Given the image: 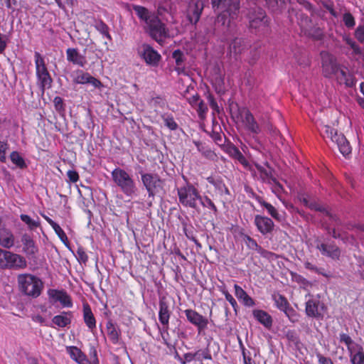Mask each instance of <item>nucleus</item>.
Listing matches in <instances>:
<instances>
[{"label": "nucleus", "instance_id": "obj_1", "mask_svg": "<svg viewBox=\"0 0 364 364\" xmlns=\"http://www.w3.org/2000/svg\"><path fill=\"white\" fill-rule=\"evenodd\" d=\"M215 12H218L214 22L215 32L228 31L231 21L236 19L240 11L239 0H210Z\"/></svg>", "mask_w": 364, "mask_h": 364}, {"label": "nucleus", "instance_id": "obj_2", "mask_svg": "<svg viewBox=\"0 0 364 364\" xmlns=\"http://www.w3.org/2000/svg\"><path fill=\"white\" fill-rule=\"evenodd\" d=\"M132 9L138 18L146 23L149 36L158 43L163 41L168 31L159 16L143 6L133 4Z\"/></svg>", "mask_w": 364, "mask_h": 364}, {"label": "nucleus", "instance_id": "obj_3", "mask_svg": "<svg viewBox=\"0 0 364 364\" xmlns=\"http://www.w3.org/2000/svg\"><path fill=\"white\" fill-rule=\"evenodd\" d=\"M113 182L119 188L121 191L128 197L136 194L137 188L136 183L127 171L121 168H115L111 173Z\"/></svg>", "mask_w": 364, "mask_h": 364}, {"label": "nucleus", "instance_id": "obj_4", "mask_svg": "<svg viewBox=\"0 0 364 364\" xmlns=\"http://www.w3.org/2000/svg\"><path fill=\"white\" fill-rule=\"evenodd\" d=\"M18 283L21 291L32 298L38 297L44 287L42 280L31 274H19L18 276Z\"/></svg>", "mask_w": 364, "mask_h": 364}, {"label": "nucleus", "instance_id": "obj_5", "mask_svg": "<svg viewBox=\"0 0 364 364\" xmlns=\"http://www.w3.org/2000/svg\"><path fill=\"white\" fill-rule=\"evenodd\" d=\"M34 60L37 84L43 94L46 89L52 87L53 78L48 70L44 58L40 53L35 52Z\"/></svg>", "mask_w": 364, "mask_h": 364}, {"label": "nucleus", "instance_id": "obj_6", "mask_svg": "<svg viewBox=\"0 0 364 364\" xmlns=\"http://www.w3.org/2000/svg\"><path fill=\"white\" fill-rule=\"evenodd\" d=\"M321 135L324 139H328L336 144L340 152L346 156L351 153V147L345 136L328 125H323L320 129Z\"/></svg>", "mask_w": 364, "mask_h": 364}, {"label": "nucleus", "instance_id": "obj_7", "mask_svg": "<svg viewBox=\"0 0 364 364\" xmlns=\"http://www.w3.org/2000/svg\"><path fill=\"white\" fill-rule=\"evenodd\" d=\"M179 203L186 208H196L197 201L200 198L199 191L191 183L187 182L177 189Z\"/></svg>", "mask_w": 364, "mask_h": 364}, {"label": "nucleus", "instance_id": "obj_8", "mask_svg": "<svg viewBox=\"0 0 364 364\" xmlns=\"http://www.w3.org/2000/svg\"><path fill=\"white\" fill-rule=\"evenodd\" d=\"M247 18L249 19V26L251 30H255V33H264L269 28V18L265 11L261 8L253 9L250 10Z\"/></svg>", "mask_w": 364, "mask_h": 364}, {"label": "nucleus", "instance_id": "obj_9", "mask_svg": "<svg viewBox=\"0 0 364 364\" xmlns=\"http://www.w3.org/2000/svg\"><path fill=\"white\" fill-rule=\"evenodd\" d=\"M141 183L147 191L149 197H154L163 188V180L157 173L139 172Z\"/></svg>", "mask_w": 364, "mask_h": 364}, {"label": "nucleus", "instance_id": "obj_10", "mask_svg": "<svg viewBox=\"0 0 364 364\" xmlns=\"http://www.w3.org/2000/svg\"><path fill=\"white\" fill-rule=\"evenodd\" d=\"M322 74L325 77L330 78L336 75L339 70V65L336 58L326 51L321 53Z\"/></svg>", "mask_w": 364, "mask_h": 364}, {"label": "nucleus", "instance_id": "obj_11", "mask_svg": "<svg viewBox=\"0 0 364 364\" xmlns=\"http://www.w3.org/2000/svg\"><path fill=\"white\" fill-rule=\"evenodd\" d=\"M138 54L145 63L150 66L156 67L159 65L161 56L149 44L144 43L138 49Z\"/></svg>", "mask_w": 364, "mask_h": 364}, {"label": "nucleus", "instance_id": "obj_12", "mask_svg": "<svg viewBox=\"0 0 364 364\" xmlns=\"http://www.w3.org/2000/svg\"><path fill=\"white\" fill-rule=\"evenodd\" d=\"M159 321L162 325V331L168 332L169 328V319L171 315L170 303L165 296L159 297Z\"/></svg>", "mask_w": 364, "mask_h": 364}, {"label": "nucleus", "instance_id": "obj_13", "mask_svg": "<svg viewBox=\"0 0 364 364\" xmlns=\"http://www.w3.org/2000/svg\"><path fill=\"white\" fill-rule=\"evenodd\" d=\"M183 312L188 321L197 328L198 333H201L207 328L208 319L206 317L191 309H186Z\"/></svg>", "mask_w": 364, "mask_h": 364}, {"label": "nucleus", "instance_id": "obj_14", "mask_svg": "<svg viewBox=\"0 0 364 364\" xmlns=\"http://www.w3.org/2000/svg\"><path fill=\"white\" fill-rule=\"evenodd\" d=\"M203 10V2L201 0H192L190 1L187 9V18L188 21L196 24Z\"/></svg>", "mask_w": 364, "mask_h": 364}, {"label": "nucleus", "instance_id": "obj_15", "mask_svg": "<svg viewBox=\"0 0 364 364\" xmlns=\"http://www.w3.org/2000/svg\"><path fill=\"white\" fill-rule=\"evenodd\" d=\"M6 254V257L4 268L19 269L26 267L27 262L23 256L9 251H7Z\"/></svg>", "mask_w": 364, "mask_h": 364}, {"label": "nucleus", "instance_id": "obj_16", "mask_svg": "<svg viewBox=\"0 0 364 364\" xmlns=\"http://www.w3.org/2000/svg\"><path fill=\"white\" fill-rule=\"evenodd\" d=\"M254 224L257 230L263 235L271 233L274 228V223L271 218L260 215L255 216Z\"/></svg>", "mask_w": 364, "mask_h": 364}, {"label": "nucleus", "instance_id": "obj_17", "mask_svg": "<svg viewBox=\"0 0 364 364\" xmlns=\"http://www.w3.org/2000/svg\"><path fill=\"white\" fill-rule=\"evenodd\" d=\"M242 123L245 129L253 134H259L262 132V128L255 119L252 112L246 109L242 117Z\"/></svg>", "mask_w": 364, "mask_h": 364}, {"label": "nucleus", "instance_id": "obj_18", "mask_svg": "<svg viewBox=\"0 0 364 364\" xmlns=\"http://www.w3.org/2000/svg\"><path fill=\"white\" fill-rule=\"evenodd\" d=\"M206 180L214 187L215 192L217 195L220 196L230 195L228 188L220 176L210 175L207 177Z\"/></svg>", "mask_w": 364, "mask_h": 364}, {"label": "nucleus", "instance_id": "obj_19", "mask_svg": "<svg viewBox=\"0 0 364 364\" xmlns=\"http://www.w3.org/2000/svg\"><path fill=\"white\" fill-rule=\"evenodd\" d=\"M48 296L59 301L63 307L71 308L73 305L71 296L65 290L49 289Z\"/></svg>", "mask_w": 364, "mask_h": 364}, {"label": "nucleus", "instance_id": "obj_20", "mask_svg": "<svg viewBox=\"0 0 364 364\" xmlns=\"http://www.w3.org/2000/svg\"><path fill=\"white\" fill-rule=\"evenodd\" d=\"M21 241L23 245V252L28 257H34L38 252V246L36 245L33 237L28 233H23Z\"/></svg>", "mask_w": 364, "mask_h": 364}, {"label": "nucleus", "instance_id": "obj_21", "mask_svg": "<svg viewBox=\"0 0 364 364\" xmlns=\"http://www.w3.org/2000/svg\"><path fill=\"white\" fill-rule=\"evenodd\" d=\"M82 317L85 326L89 331L94 334L97 328V321L92 309L87 302L82 304Z\"/></svg>", "mask_w": 364, "mask_h": 364}, {"label": "nucleus", "instance_id": "obj_22", "mask_svg": "<svg viewBox=\"0 0 364 364\" xmlns=\"http://www.w3.org/2000/svg\"><path fill=\"white\" fill-rule=\"evenodd\" d=\"M66 59L68 62L83 68L87 61L85 55L81 54L77 48H69L66 50Z\"/></svg>", "mask_w": 364, "mask_h": 364}, {"label": "nucleus", "instance_id": "obj_23", "mask_svg": "<svg viewBox=\"0 0 364 364\" xmlns=\"http://www.w3.org/2000/svg\"><path fill=\"white\" fill-rule=\"evenodd\" d=\"M316 248L320 250L322 255L328 257L332 259L336 260L340 257L341 250L335 244L321 243L318 245Z\"/></svg>", "mask_w": 364, "mask_h": 364}, {"label": "nucleus", "instance_id": "obj_24", "mask_svg": "<svg viewBox=\"0 0 364 364\" xmlns=\"http://www.w3.org/2000/svg\"><path fill=\"white\" fill-rule=\"evenodd\" d=\"M320 301L315 299H309L306 302L305 312L307 316L311 318H322V314L319 311Z\"/></svg>", "mask_w": 364, "mask_h": 364}, {"label": "nucleus", "instance_id": "obj_25", "mask_svg": "<svg viewBox=\"0 0 364 364\" xmlns=\"http://www.w3.org/2000/svg\"><path fill=\"white\" fill-rule=\"evenodd\" d=\"M107 334L109 341L113 344H117L119 341L121 331L116 323L109 320L106 323Z\"/></svg>", "mask_w": 364, "mask_h": 364}, {"label": "nucleus", "instance_id": "obj_26", "mask_svg": "<svg viewBox=\"0 0 364 364\" xmlns=\"http://www.w3.org/2000/svg\"><path fill=\"white\" fill-rule=\"evenodd\" d=\"M15 237L13 232L8 228H2L0 230V245L4 248L10 249L14 245Z\"/></svg>", "mask_w": 364, "mask_h": 364}, {"label": "nucleus", "instance_id": "obj_27", "mask_svg": "<svg viewBox=\"0 0 364 364\" xmlns=\"http://www.w3.org/2000/svg\"><path fill=\"white\" fill-rule=\"evenodd\" d=\"M255 318L265 328H270L272 326V318L267 311L260 309H255L252 311Z\"/></svg>", "mask_w": 364, "mask_h": 364}, {"label": "nucleus", "instance_id": "obj_28", "mask_svg": "<svg viewBox=\"0 0 364 364\" xmlns=\"http://www.w3.org/2000/svg\"><path fill=\"white\" fill-rule=\"evenodd\" d=\"M73 316L72 311H63L60 314L55 316L52 321L57 326L65 328L71 323Z\"/></svg>", "mask_w": 364, "mask_h": 364}, {"label": "nucleus", "instance_id": "obj_29", "mask_svg": "<svg viewBox=\"0 0 364 364\" xmlns=\"http://www.w3.org/2000/svg\"><path fill=\"white\" fill-rule=\"evenodd\" d=\"M235 294L238 300L241 301L246 306H253L255 303L254 299L250 297L247 293L238 284L234 285Z\"/></svg>", "mask_w": 364, "mask_h": 364}, {"label": "nucleus", "instance_id": "obj_30", "mask_svg": "<svg viewBox=\"0 0 364 364\" xmlns=\"http://www.w3.org/2000/svg\"><path fill=\"white\" fill-rule=\"evenodd\" d=\"M337 81L340 84H345V85L348 87H353L355 85V79L354 76L345 71L343 69L339 68L338 73H337Z\"/></svg>", "mask_w": 364, "mask_h": 364}, {"label": "nucleus", "instance_id": "obj_31", "mask_svg": "<svg viewBox=\"0 0 364 364\" xmlns=\"http://www.w3.org/2000/svg\"><path fill=\"white\" fill-rule=\"evenodd\" d=\"M228 154L230 157L237 160L244 167L249 166V162L245 156L242 154L240 149L234 145L230 146L228 148Z\"/></svg>", "mask_w": 364, "mask_h": 364}, {"label": "nucleus", "instance_id": "obj_32", "mask_svg": "<svg viewBox=\"0 0 364 364\" xmlns=\"http://www.w3.org/2000/svg\"><path fill=\"white\" fill-rule=\"evenodd\" d=\"M194 144L196 145L198 151L200 152L205 158L213 161H218L217 154L204 144L200 141H194Z\"/></svg>", "mask_w": 364, "mask_h": 364}, {"label": "nucleus", "instance_id": "obj_33", "mask_svg": "<svg viewBox=\"0 0 364 364\" xmlns=\"http://www.w3.org/2000/svg\"><path fill=\"white\" fill-rule=\"evenodd\" d=\"M92 356V360H90L87 356L82 351L76 360L77 364H100L99 359L97 358V352L95 347H92L90 351Z\"/></svg>", "mask_w": 364, "mask_h": 364}, {"label": "nucleus", "instance_id": "obj_34", "mask_svg": "<svg viewBox=\"0 0 364 364\" xmlns=\"http://www.w3.org/2000/svg\"><path fill=\"white\" fill-rule=\"evenodd\" d=\"M343 41L352 49V55L354 56H360L363 55V50L360 46L350 36H343Z\"/></svg>", "mask_w": 364, "mask_h": 364}, {"label": "nucleus", "instance_id": "obj_35", "mask_svg": "<svg viewBox=\"0 0 364 364\" xmlns=\"http://www.w3.org/2000/svg\"><path fill=\"white\" fill-rule=\"evenodd\" d=\"M339 339L341 343H343L346 346L349 353L352 351H355L358 346H361L360 345L355 343L351 337L345 333H340Z\"/></svg>", "mask_w": 364, "mask_h": 364}, {"label": "nucleus", "instance_id": "obj_36", "mask_svg": "<svg viewBox=\"0 0 364 364\" xmlns=\"http://www.w3.org/2000/svg\"><path fill=\"white\" fill-rule=\"evenodd\" d=\"M350 360L352 364H364V350L362 346H358L355 351L349 353Z\"/></svg>", "mask_w": 364, "mask_h": 364}, {"label": "nucleus", "instance_id": "obj_37", "mask_svg": "<svg viewBox=\"0 0 364 364\" xmlns=\"http://www.w3.org/2000/svg\"><path fill=\"white\" fill-rule=\"evenodd\" d=\"M272 296L276 307L281 311H283L290 304L287 299L279 293L274 292Z\"/></svg>", "mask_w": 364, "mask_h": 364}, {"label": "nucleus", "instance_id": "obj_38", "mask_svg": "<svg viewBox=\"0 0 364 364\" xmlns=\"http://www.w3.org/2000/svg\"><path fill=\"white\" fill-rule=\"evenodd\" d=\"M255 167L260 174V178L264 183H271V180L274 177L272 176V170L266 169L264 166L259 164H255Z\"/></svg>", "mask_w": 364, "mask_h": 364}, {"label": "nucleus", "instance_id": "obj_39", "mask_svg": "<svg viewBox=\"0 0 364 364\" xmlns=\"http://www.w3.org/2000/svg\"><path fill=\"white\" fill-rule=\"evenodd\" d=\"M245 41L242 38H235L230 45V52L235 55L240 54L245 49Z\"/></svg>", "mask_w": 364, "mask_h": 364}, {"label": "nucleus", "instance_id": "obj_40", "mask_svg": "<svg viewBox=\"0 0 364 364\" xmlns=\"http://www.w3.org/2000/svg\"><path fill=\"white\" fill-rule=\"evenodd\" d=\"M161 118L164 122V125L171 131H175L178 129V125L171 114L164 113L161 114Z\"/></svg>", "mask_w": 364, "mask_h": 364}, {"label": "nucleus", "instance_id": "obj_41", "mask_svg": "<svg viewBox=\"0 0 364 364\" xmlns=\"http://www.w3.org/2000/svg\"><path fill=\"white\" fill-rule=\"evenodd\" d=\"M196 355V360L202 362L204 360H211L213 359L208 347L205 348H200L194 352Z\"/></svg>", "mask_w": 364, "mask_h": 364}, {"label": "nucleus", "instance_id": "obj_42", "mask_svg": "<svg viewBox=\"0 0 364 364\" xmlns=\"http://www.w3.org/2000/svg\"><path fill=\"white\" fill-rule=\"evenodd\" d=\"M342 20L344 26L348 29H353L356 24L355 18L349 11L343 13Z\"/></svg>", "mask_w": 364, "mask_h": 364}, {"label": "nucleus", "instance_id": "obj_43", "mask_svg": "<svg viewBox=\"0 0 364 364\" xmlns=\"http://www.w3.org/2000/svg\"><path fill=\"white\" fill-rule=\"evenodd\" d=\"M198 200L200 201V203L203 208H206L211 210L215 215L218 213V210L216 205L208 196H202L200 195V198H199Z\"/></svg>", "mask_w": 364, "mask_h": 364}, {"label": "nucleus", "instance_id": "obj_44", "mask_svg": "<svg viewBox=\"0 0 364 364\" xmlns=\"http://www.w3.org/2000/svg\"><path fill=\"white\" fill-rule=\"evenodd\" d=\"M10 159L13 164L20 168H25L27 166L23 158L18 151H12L10 154Z\"/></svg>", "mask_w": 364, "mask_h": 364}, {"label": "nucleus", "instance_id": "obj_45", "mask_svg": "<svg viewBox=\"0 0 364 364\" xmlns=\"http://www.w3.org/2000/svg\"><path fill=\"white\" fill-rule=\"evenodd\" d=\"M53 229L54 230L55 234L58 235L60 241L66 246L69 247L70 242L69 240L64 232V230L61 228V227L55 223V225L52 226Z\"/></svg>", "mask_w": 364, "mask_h": 364}, {"label": "nucleus", "instance_id": "obj_46", "mask_svg": "<svg viewBox=\"0 0 364 364\" xmlns=\"http://www.w3.org/2000/svg\"><path fill=\"white\" fill-rule=\"evenodd\" d=\"M20 218L28 225V229L31 230H35L41 225L39 220H34L28 215L21 214Z\"/></svg>", "mask_w": 364, "mask_h": 364}, {"label": "nucleus", "instance_id": "obj_47", "mask_svg": "<svg viewBox=\"0 0 364 364\" xmlns=\"http://www.w3.org/2000/svg\"><path fill=\"white\" fill-rule=\"evenodd\" d=\"M262 207L266 208L267 213L277 221H281V215L279 214L277 210L269 203L266 202L264 200L260 204Z\"/></svg>", "mask_w": 364, "mask_h": 364}, {"label": "nucleus", "instance_id": "obj_48", "mask_svg": "<svg viewBox=\"0 0 364 364\" xmlns=\"http://www.w3.org/2000/svg\"><path fill=\"white\" fill-rule=\"evenodd\" d=\"M219 291L225 296L226 300L229 301L232 308L236 311L237 307V303L233 296L228 292L225 285L218 287Z\"/></svg>", "mask_w": 364, "mask_h": 364}, {"label": "nucleus", "instance_id": "obj_49", "mask_svg": "<svg viewBox=\"0 0 364 364\" xmlns=\"http://www.w3.org/2000/svg\"><path fill=\"white\" fill-rule=\"evenodd\" d=\"M283 312L288 317L289 320L294 323L299 321V314L290 306V304L287 307Z\"/></svg>", "mask_w": 364, "mask_h": 364}, {"label": "nucleus", "instance_id": "obj_50", "mask_svg": "<svg viewBox=\"0 0 364 364\" xmlns=\"http://www.w3.org/2000/svg\"><path fill=\"white\" fill-rule=\"evenodd\" d=\"M90 74L82 70H77L74 82L77 84H87Z\"/></svg>", "mask_w": 364, "mask_h": 364}, {"label": "nucleus", "instance_id": "obj_51", "mask_svg": "<svg viewBox=\"0 0 364 364\" xmlns=\"http://www.w3.org/2000/svg\"><path fill=\"white\" fill-rule=\"evenodd\" d=\"M95 27L101 34L107 37L109 41L112 40L111 35L109 32V27L105 23L102 21H100L96 23Z\"/></svg>", "mask_w": 364, "mask_h": 364}, {"label": "nucleus", "instance_id": "obj_52", "mask_svg": "<svg viewBox=\"0 0 364 364\" xmlns=\"http://www.w3.org/2000/svg\"><path fill=\"white\" fill-rule=\"evenodd\" d=\"M53 104L56 112L60 114L63 115L65 112V106L63 99L59 96H56L54 97Z\"/></svg>", "mask_w": 364, "mask_h": 364}, {"label": "nucleus", "instance_id": "obj_53", "mask_svg": "<svg viewBox=\"0 0 364 364\" xmlns=\"http://www.w3.org/2000/svg\"><path fill=\"white\" fill-rule=\"evenodd\" d=\"M269 184L272 186V191L277 197H279L284 192V188L282 185L275 178H274L273 180H271V183Z\"/></svg>", "mask_w": 364, "mask_h": 364}, {"label": "nucleus", "instance_id": "obj_54", "mask_svg": "<svg viewBox=\"0 0 364 364\" xmlns=\"http://www.w3.org/2000/svg\"><path fill=\"white\" fill-rule=\"evenodd\" d=\"M243 240H244L245 245H247V247L250 250H253L257 251V250L260 247V245H258V243L254 238L251 237L250 236H249L247 235H245L243 236Z\"/></svg>", "mask_w": 364, "mask_h": 364}, {"label": "nucleus", "instance_id": "obj_55", "mask_svg": "<svg viewBox=\"0 0 364 364\" xmlns=\"http://www.w3.org/2000/svg\"><path fill=\"white\" fill-rule=\"evenodd\" d=\"M183 232L188 239L193 241L197 245L200 246V244L194 236V231L192 226L188 227L186 224L183 225Z\"/></svg>", "mask_w": 364, "mask_h": 364}, {"label": "nucleus", "instance_id": "obj_56", "mask_svg": "<svg viewBox=\"0 0 364 364\" xmlns=\"http://www.w3.org/2000/svg\"><path fill=\"white\" fill-rule=\"evenodd\" d=\"M66 351L69 354L71 359L76 362L78 356L81 353L82 350L77 346H67Z\"/></svg>", "mask_w": 364, "mask_h": 364}, {"label": "nucleus", "instance_id": "obj_57", "mask_svg": "<svg viewBox=\"0 0 364 364\" xmlns=\"http://www.w3.org/2000/svg\"><path fill=\"white\" fill-rule=\"evenodd\" d=\"M172 58L176 61V65H183V63L185 61V57L183 53L181 50L177 49L174 50L172 53Z\"/></svg>", "mask_w": 364, "mask_h": 364}, {"label": "nucleus", "instance_id": "obj_58", "mask_svg": "<svg viewBox=\"0 0 364 364\" xmlns=\"http://www.w3.org/2000/svg\"><path fill=\"white\" fill-rule=\"evenodd\" d=\"M149 103L155 107L164 108L166 105V100L161 96H156L152 97Z\"/></svg>", "mask_w": 364, "mask_h": 364}, {"label": "nucleus", "instance_id": "obj_59", "mask_svg": "<svg viewBox=\"0 0 364 364\" xmlns=\"http://www.w3.org/2000/svg\"><path fill=\"white\" fill-rule=\"evenodd\" d=\"M354 36L360 43H364V23L357 26L354 31Z\"/></svg>", "mask_w": 364, "mask_h": 364}, {"label": "nucleus", "instance_id": "obj_60", "mask_svg": "<svg viewBox=\"0 0 364 364\" xmlns=\"http://www.w3.org/2000/svg\"><path fill=\"white\" fill-rule=\"evenodd\" d=\"M323 6L330 13V14L337 18L338 14L334 9V4L333 2L331 0H326L322 2Z\"/></svg>", "mask_w": 364, "mask_h": 364}, {"label": "nucleus", "instance_id": "obj_61", "mask_svg": "<svg viewBox=\"0 0 364 364\" xmlns=\"http://www.w3.org/2000/svg\"><path fill=\"white\" fill-rule=\"evenodd\" d=\"M208 107L203 100L198 103L197 112L200 119H204L208 112Z\"/></svg>", "mask_w": 364, "mask_h": 364}, {"label": "nucleus", "instance_id": "obj_62", "mask_svg": "<svg viewBox=\"0 0 364 364\" xmlns=\"http://www.w3.org/2000/svg\"><path fill=\"white\" fill-rule=\"evenodd\" d=\"M240 346L242 350V354L243 357V362L244 364H256L255 361L252 360V358L250 357V355H247L246 353V349L242 344V341L240 339Z\"/></svg>", "mask_w": 364, "mask_h": 364}, {"label": "nucleus", "instance_id": "obj_63", "mask_svg": "<svg viewBox=\"0 0 364 364\" xmlns=\"http://www.w3.org/2000/svg\"><path fill=\"white\" fill-rule=\"evenodd\" d=\"M284 3V0H266V4L272 12L277 11L279 4Z\"/></svg>", "mask_w": 364, "mask_h": 364}, {"label": "nucleus", "instance_id": "obj_64", "mask_svg": "<svg viewBox=\"0 0 364 364\" xmlns=\"http://www.w3.org/2000/svg\"><path fill=\"white\" fill-rule=\"evenodd\" d=\"M77 259L81 262L85 264L88 261V255L82 247H78L77 250Z\"/></svg>", "mask_w": 364, "mask_h": 364}]
</instances>
